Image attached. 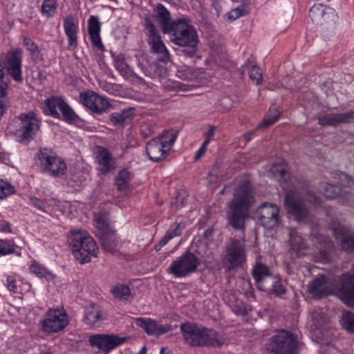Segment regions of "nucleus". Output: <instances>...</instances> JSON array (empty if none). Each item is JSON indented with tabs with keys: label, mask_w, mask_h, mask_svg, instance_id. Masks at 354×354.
Masks as SVG:
<instances>
[{
	"label": "nucleus",
	"mask_w": 354,
	"mask_h": 354,
	"mask_svg": "<svg viewBox=\"0 0 354 354\" xmlns=\"http://www.w3.org/2000/svg\"><path fill=\"white\" fill-rule=\"evenodd\" d=\"M252 186L245 180L234 192L233 199L228 203L226 216L229 224L234 229L244 230L245 221L254 203Z\"/></svg>",
	"instance_id": "f257e3e1"
},
{
	"label": "nucleus",
	"mask_w": 354,
	"mask_h": 354,
	"mask_svg": "<svg viewBox=\"0 0 354 354\" xmlns=\"http://www.w3.org/2000/svg\"><path fill=\"white\" fill-rule=\"evenodd\" d=\"M180 331L185 342L192 346L220 347L229 342L216 331L193 323L182 324Z\"/></svg>",
	"instance_id": "f03ea898"
},
{
	"label": "nucleus",
	"mask_w": 354,
	"mask_h": 354,
	"mask_svg": "<svg viewBox=\"0 0 354 354\" xmlns=\"http://www.w3.org/2000/svg\"><path fill=\"white\" fill-rule=\"evenodd\" d=\"M285 206L297 221H305L309 214V204L318 205L319 198L313 193L306 189H290L285 196Z\"/></svg>",
	"instance_id": "7ed1b4c3"
},
{
	"label": "nucleus",
	"mask_w": 354,
	"mask_h": 354,
	"mask_svg": "<svg viewBox=\"0 0 354 354\" xmlns=\"http://www.w3.org/2000/svg\"><path fill=\"white\" fill-rule=\"evenodd\" d=\"M68 242L76 259L81 263H88L91 257H96L98 248L93 237L84 230H72Z\"/></svg>",
	"instance_id": "20e7f679"
},
{
	"label": "nucleus",
	"mask_w": 354,
	"mask_h": 354,
	"mask_svg": "<svg viewBox=\"0 0 354 354\" xmlns=\"http://www.w3.org/2000/svg\"><path fill=\"white\" fill-rule=\"evenodd\" d=\"M333 183H321L319 192L328 198H338L342 204L350 205V200L346 196V192L340 189L342 187H349L354 185V180L345 173L336 171L332 174Z\"/></svg>",
	"instance_id": "39448f33"
},
{
	"label": "nucleus",
	"mask_w": 354,
	"mask_h": 354,
	"mask_svg": "<svg viewBox=\"0 0 354 354\" xmlns=\"http://www.w3.org/2000/svg\"><path fill=\"white\" fill-rule=\"evenodd\" d=\"M177 135V131L167 130L149 141L146 146L149 158L153 162L166 158L176 141Z\"/></svg>",
	"instance_id": "423d86ee"
},
{
	"label": "nucleus",
	"mask_w": 354,
	"mask_h": 354,
	"mask_svg": "<svg viewBox=\"0 0 354 354\" xmlns=\"http://www.w3.org/2000/svg\"><path fill=\"white\" fill-rule=\"evenodd\" d=\"M166 33L170 34L171 41L179 46H193L198 44L195 28L184 18L172 21L171 28Z\"/></svg>",
	"instance_id": "0eeeda50"
},
{
	"label": "nucleus",
	"mask_w": 354,
	"mask_h": 354,
	"mask_svg": "<svg viewBox=\"0 0 354 354\" xmlns=\"http://www.w3.org/2000/svg\"><path fill=\"white\" fill-rule=\"evenodd\" d=\"M12 125L15 127L17 140L19 142H28L39 130V120L33 111H30L21 113L15 118Z\"/></svg>",
	"instance_id": "6e6552de"
},
{
	"label": "nucleus",
	"mask_w": 354,
	"mask_h": 354,
	"mask_svg": "<svg viewBox=\"0 0 354 354\" xmlns=\"http://www.w3.org/2000/svg\"><path fill=\"white\" fill-rule=\"evenodd\" d=\"M38 160L43 171L53 177H60L66 172V165L63 159L47 148L40 149Z\"/></svg>",
	"instance_id": "1a4fd4ad"
},
{
	"label": "nucleus",
	"mask_w": 354,
	"mask_h": 354,
	"mask_svg": "<svg viewBox=\"0 0 354 354\" xmlns=\"http://www.w3.org/2000/svg\"><path fill=\"white\" fill-rule=\"evenodd\" d=\"M296 346L294 335L281 330L272 337L266 350L268 354H295Z\"/></svg>",
	"instance_id": "9d476101"
},
{
	"label": "nucleus",
	"mask_w": 354,
	"mask_h": 354,
	"mask_svg": "<svg viewBox=\"0 0 354 354\" xmlns=\"http://www.w3.org/2000/svg\"><path fill=\"white\" fill-rule=\"evenodd\" d=\"M199 264L198 257L191 252H186L171 263L169 270L176 277H186L194 272Z\"/></svg>",
	"instance_id": "9b49d317"
},
{
	"label": "nucleus",
	"mask_w": 354,
	"mask_h": 354,
	"mask_svg": "<svg viewBox=\"0 0 354 354\" xmlns=\"http://www.w3.org/2000/svg\"><path fill=\"white\" fill-rule=\"evenodd\" d=\"M145 28L147 30L148 44L151 50L158 55V60L167 63L170 59V55L161 36L156 26L149 20L146 21Z\"/></svg>",
	"instance_id": "f8f14e48"
},
{
	"label": "nucleus",
	"mask_w": 354,
	"mask_h": 354,
	"mask_svg": "<svg viewBox=\"0 0 354 354\" xmlns=\"http://www.w3.org/2000/svg\"><path fill=\"white\" fill-rule=\"evenodd\" d=\"M246 260L245 245L239 240L232 239L227 247L223 262L229 270L241 266Z\"/></svg>",
	"instance_id": "ddd939ff"
},
{
	"label": "nucleus",
	"mask_w": 354,
	"mask_h": 354,
	"mask_svg": "<svg viewBox=\"0 0 354 354\" xmlns=\"http://www.w3.org/2000/svg\"><path fill=\"white\" fill-rule=\"evenodd\" d=\"M80 101L92 113L97 115L106 112L111 106L106 98L91 91L80 93Z\"/></svg>",
	"instance_id": "4468645a"
},
{
	"label": "nucleus",
	"mask_w": 354,
	"mask_h": 354,
	"mask_svg": "<svg viewBox=\"0 0 354 354\" xmlns=\"http://www.w3.org/2000/svg\"><path fill=\"white\" fill-rule=\"evenodd\" d=\"M67 324V317L62 309H50L42 320V329L47 333L58 332Z\"/></svg>",
	"instance_id": "2eb2a0df"
},
{
	"label": "nucleus",
	"mask_w": 354,
	"mask_h": 354,
	"mask_svg": "<svg viewBox=\"0 0 354 354\" xmlns=\"http://www.w3.org/2000/svg\"><path fill=\"white\" fill-rule=\"evenodd\" d=\"M126 338L115 334H95L89 337V343L93 347L108 353L122 344Z\"/></svg>",
	"instance_id": "dca6fc26"
},
{
	"label": "nucleus",
	"mask_w": 354,
	"mask_h": 354,
	"mask_svg": "<svg viewBox=\"0 0 354 354\" xmlns=\"http://www.w3.org/2000/svg\"><path fill=\"white\" fill-rule=\"evenodd\" d=\"M309 17L318 26L331 25L337 19L335 10L323 4L314 5L309 10Z\"/></svg>",
	"instance_id": "f3484780"
},
{
	"label": "nucleus",
	"mask_w": 354,
	"mask_h": 354,
	"mask_svg": "<svg viewBox=\"0 0 354 354\" xmlns=\"http://www.w3.org/2000/svg\"><path fill=\"white\" fill-rule=\"evenodd\" d=\"M333 235L344 250L354 251V235L349 228L339 221L330 223Z\"/></svg>",
	"instance_id": "a211bd4d"
},
{
	"label": "nucleus",
	"mask_w": 354,
	"mask_h": 354,
	"mask_svg": "<svg viewBox=\"0 0 354 354\" xmlns=\"http://www.w3.org/2000/svg\"><path fill=\"white\" fill-rule=\"evenodd\" d=\"M279 212L278 206L270 203L261 204L257 209L261 225L268 229H272L277 225L279 221Z\"/></svg>",
	"instance_id": "6ab92c4d"
},
{
	"label": "nucleus",
	"mask_w": 354,
	"mask_h": 354,
	"mask_svg": "<svg viewBox=\"0 0 354 354\" xmlns=\"http://www.w3.org/2000/svg\"><path fill=\"white\" fill-rule=\"evenodd\" d=\"M337 288L341 300L347 306L354 307V274H343Z\"/></svg>",
	"instance_id": "aec40b11"
},
{
	"label": "nucleus",
	"mask_w": 354,
	"mask_h": 354,
	"mask_svg": "<svg viewBox=\"0 0 354 354\" xmlns=\"http://www.w3.org/2000/svg\"><path fill=\"white\" fill-rule=\"evenodd\" d=\"M21 57L22 51L20 49L10 52L8 53L5 64L8 73L17 82H22L24 80L21 71Z\"/></svg>",
	"instance_id": "412c9836"
},
{
	"label": "nucleus",
	"mask_w": 354,
	"mask_h": 354,
	"mask_svg": "<svg viewBox=\"0 0 354 354\" xmlns=\"http://www.w3.org/2000/svg\"><path fill=\"white\" fill-rule=\"evenodd\" d=\"M136 324L142 328L148 335L159 337L171 330L169 325H162L151 318L138 317L136 319Z\"/></svg>",
	"instance_id": "4be33fe9"
},
{
	"label": "nucleus",
	"mask_w": 354,
	"mask_h": 354,
	"mask_svg": "<svg viewBox=\"0 0 354 354\" xmlns=\"http://www.w3.org/2000/svg\"><path fill=\"white\" fill-rule=\"evenodd\" d=\"M333 288L331 279L324 275H321L310 283L308 290L314 297L320 299L331 293Z\"/></svg>",
	"instance_id": "5701e85b"
},
{
	"label": "nucleus",
	"mask_w": 354,
	"mask_h": 354,
	"mask_svg": "<svg viewBox=\"0 0 354 354\" xmlns=\"http://www.w3.org/2000/svg\"><path fill=\"white\" fill-rule=\"evenodd\" d=\"M106 319V313L99 306L91 304L85 310L84 321L92 327H98Z\"/></svg>",
	"instance_id": "b1692460"
},
{
	"label": "nucleus",
	"mask_w": 354,
	"mask_h": 354,
	"mask_svg": "<svg viewBox=\"0 0 354 354\" xmlns=\"http://www.w3.org/2000/svg\"><path fill=\"white\" fill-rule=\"evenodd\" d=\"M354 120V111H349L342 113H331L318 118V123L322 126H337L342 123H347Z\"/></svg>",
	"instance_id": "393cba45"
},
{
	"label": "nucleus",
	"mask_w": 354,
	"mask_h": 354,
	"mask_svg": "<svg viewBox=\"0 0 354 354\" xmlns=\"http://www.w3.org/2000/svg\"><path fill=\"white\" fill-rule=\"evenodd\" d=\"M97 169L102 174H108L113 171L115 168V162L111 153L104 148H100L96 156Z\"/></svg>",
	"instance_id": "a878e982"
},
{
	"label": "nucleus",
	"mask_w": 354,
	"mask_h": 354,
	"mask_svg": "<svg viewBox=\"0 0 354 354\" xmlns=\"http://www.w3.org/2000/svg\"><path fill=\"white\" fill-rule=\"evenodd\" d=\"M88 30L91 41L95 46L104 51V46L102 43L100 32V23L97 16H91L88 21Z\"/></svg>",
	"instance_id": "bb28decb"
},
{
	"label": "nucleus",
	"mask_w": 354,
	"mask_h": 354,
	"mask_svg": "<svg viewBox=\"0 0 354 354\" xmlns=\"http://www.w3.org/2000/svg\"><path fill=\"white\" fill-rule=\"evenodd\" d=\"M99 237L101 239L102 245L105 250L114 252L119 249L120 242L113 231L100 235Z\"/></svg>",
	"instance_id": "cd10ccee"
},
{
	"label": "nucleus",
	"mask_w": 354,
	"mask_h": 354,
	"mask_svg": "<svg viewBox=\"0 0 354 354\" xmlns=\"http://www.w3.org/2000/svg\"><path fill=\"white\" fill-rule=\"evenodd\" d=\"M63 26L65 34L68 37V44L70 46L77 45L78 27L75 24L73 17L71 15L67 16L64 20Z\"/></svg>",
	"instance_id": "c85d7f7f"
},
{
	"label": "nucleus",
	"mask_w": 354,
	"mask_h": 354,
	"mask_svg": "<svg viewBox=\"0 0 354 354\" xmlns=\"http://www.w3.org/2000/svg\"><path fill=\"white\" fill-rule=\"evenodd\" d=\"M272 178L277 180L286 181L289 178L288 167L283 160L274 162L270 169Z\"/></svg>",
	"instance_id": "c756f323"
},
{
	"label": "nucleus",
	"mask_w": 354,
	"mask_h": 354,
	"mask_svg": "<svg viewBox=\"0 0 354 354\" xmlns=\"http://www.w3.org/2000/svg\"><path fill=\"white\" fill-rule=\"evenodd\" d=\"M289 235L291 250L296 253L297 256H300V253L307 247L304 238L295 229H290Z\"/></svg>",
	"instance_id": "7c9ffc66"
},
{
	"label": "nucleus",
	"mask_w": 354,
	"mask_h": 354,
	"mask_svg": "<svg viewBox=\"0 0 354 354\" xmlns=\"http://www.w3.org/2000/svg\"><path fill=\"white\" fill-rule=\"evenodd\" d=\"M156 16L163 32H169V30L171 28L172 22L171 21L169 12L163 5L158 4L156 7Z\"/></svg>",
	"instance_id": "2f4dec72"
},
{
	"label": "nucleus",
	"mask_w": 354,
	"mask_h": 354,
	"mask_svg": "<svg viewBox=\"0 0 354 354\" xmlns=\"http://www.w3.org/2000/svg\"><path fill=\"white\" fill-rule=\"evenodd\" d=\"M94 222L97 230V235L98 236L112 231L109 226V216L107 213L100 212L95 214L94 216Z\"/></svg>",
	"instance_id": "473e14b6"
},
{
	"label": "nucleus",
	"mask_w": 354,
	"mask_h": 354,
	"mask_svg": "<svg viewBox=\"0 0 354 354\" xmlns=\"http://www.w3.org/2000/svg\"><path fill=\"white\" fill-rule=\"evenodd\" d=\"M64 102L65 101L63 99L57 97L46 99L44 102L45 108L44 111L45 113L48 114L55 118H59V114L57 112V109H60V107H62Z\"/></svg>",
	"instance_id": "72a5a7b5"
},
{
	"label": "nucleus",
	"mask_w": 354,
	"mask_h": 354,
	"mask_svg": "<svg viewBox=\"0 0 354 354\" xmlns=\"http://www.w3.org/2000/svg\"><path fill=\"white\" fill-rule=\"evenodd\" d=\"M271 274L269 268L264 264L257 262L252 270V276L258 283V288L261 290L264 288L261 286V283L265 278Z\"/></svg>",
	"instance_id": "f704fd0d"
},
{
	"label": "nucleus",
	"mask_w": 354,
	"mask_h": 354,
	"mask_svg": "<svg viewBox=\"0 0 354 354\" xmlns=\"http://www.w3.org/2000/svg\"><path fill=\"white\" fill-rule=\"evenodd\" d=\"M133 108L124 109L120 113H112L110 120L114 125L122 126L133 118Z\"/></svg>",
	"instance_id": "c9c22d12"
},
{
	"label": "nucleus",
	"mask_w": 354,
	"mask_h": 354,
	"mask_svg": "<svg viewBox=\"0 0 354 354\" xmlns=\"http://www.w3.org/2000/svg\"><path fill=\"white\" fill-rule=\"evenodd\" d=\"M250 12V8L248 1L246 2H242L241 5L229 11L227 13V17L230 21H234L241 17L249 14Z\"/></svg>",
	"instance_id": "e433bc0d"
},
{
	"label": "nucleus",
	"mask_w": 354,
	"mask_h": 354,
	"mask_svg": "<svg viewBox=\"0 0 354 354\" xmlns=\"http://www.w3.org/2000/svg\"><path fill=\"white\" fill-rule=\"evenodd\" d=\"M113 297L120 300H129L132 298L130 288L124 284H118L111 290Z\"/></svg>",
	"instance_id": "4c0bfd02"
},
{
	"label": "nucleus",
	"mask_w": 354,
	"mask_h": 354,
	"mask_svg": "<svg viewBox=\"0 0 354 354\" xmlns=\"http://www.w3.org/2000/svg\"><path fill=\"white\" fill-rule=\"evenodd\" d=\"M321 249L319 250L318 259L322 263H326L330 260V253L333 248L332 242L327 239H324L320 243Z\"/></svg>",
	"instance_id": "58836bf2"
},
{
	"label": "nucleus",
	"mask_w": 354,
	"mask_h": 354,
	"mask_svg": "<svg viewBox=\"0 0 354 354\" xmlns=\"http://www.w3.org/2000/svg\"><path fill=\"white\" fill-rule=\"evenodd\" d=\"M279 115L280 112L278 110V107L275 105L272 106L270 108L268 113L264 118L262 123L259 125V127H267L273 124L274 122H277V120L279 118Z\"/></svg>",
	"instance_id": "ea45409f"
},
{
	"label": "nucleus",
	"mask_w": 354,
	"mask_h": 354,
	"mask_svg": "<svg viewBox=\"0 0 354 354\" xmlns=\"http://www.w3.org/2000/svg\"><path fill=\"white\" fill-rule=\"evenodd\" d=\"M131 178V174L127 169L120 171L116 178L115 183L119 190L125 189Z\"/></svg>",
	"instance_id": "a19ab883"
},
{
	"label": "nucleus",
	"mask_w": 354,
	"mask_h": 354,
	"mask_svg": "<svg viewBox=\"0 0 354 354\" xmlns=\"http://www.w3.org/2000/svg\"><path fill=\"white\" fill-rule=\"evenodd\" d=\"M17 246L13 240L0 239V255L6 256L16 252Z\"/></svg>",
	"instance_id": "79ce46f5"
},
{
	"label": "nucleus",
	"mask_w": 354,
	"mask_h": 354,
	"mask_svg": "<svg viewBox=\"0 0 354 354\" xmlns=\"http://www.w3.org/2000/svg\"><path fill=\"white\" fill-rule=\"evenodd\" d=\"M249 71V75L250 79L254 81L256 84H260L262 82V73L261 70L257 67L254 64L248 61L245 66Z\"/></svg>",
	"instance_id": "37998d69"
},
{
	"label": "nucleus",
	"mask_w": 354,
	"mask_h": 354,
	"mask_svg": "<svg viewBox=\"0 0 354 354\" xmlns=\"http://www.w3.org/2000/svg\"><path fill=\"white\" fill-rule=\"evenodd\" d=\"M198 72L188 66H184L177 71V76L184 80H193L198 77Z\"/></svg>",
	"instance_id": "c03bdc74"
},
{
	"label": "nucleus",
	"mask_w": 354,
	"mask_h": 354,
	"mask_svg": "<svg viewBox=\"0 0 354 354\" xmlns=\"http://www.w3.org/2000/svg\"><path fill=\"white\" fill-rule=\"evenodd\" d=\"M114 66L120 73L122 76H126L129 73L130 68L126 63L124 57L122 55L114 56Z\"/></svg>",
	"instance_id": "a18cd8bd"
},
{
	"label": "nucleus",
	"mask_w": 354,
	"mask_h": 354,
	"mask_svg": "<svg viewBox=\"0 0 354 354\" xmlns=\"http://www.w3.org/2000/svg\"><path fill=\"white\" fill-rule=\"evenodd\" d=\"M340 322L346 330L354 333V314L349 311H344Z\"/></svg>",
	"instance_id": "49530a36"
},
{
	"label": "nucleus",
	"mask_w": 354,
	"mask_h": 354,
	"mask_svg": "<svg viewBox=\"0 0 354 354\" xmlns=\"http://www.w3.org/2000/svg\"><path fill=\"white\" fill-rule=\"evenodd\" d=\"M57 8V0H44L41 7L42 14L48 17H52L55 14Z\"/></svg>",
	"instance_id": "de8ad7c7"
},
{
	"label": "nucleus",
	"mask_w": 354,
	"mask_h": 354,
	"mask_svg": "<svg viewBox=\"0 0 354 354\" xmlns=\"http://www.w3.org/2000/svg\"><path fill=\"white\" fill-rule=\"evenodd\" d=\"M309 319L317 328H321L324 323V316L319 308L313 310L310 313Z\"/></svg>",
	"instance_id": "09e8293b"
},
{
	"label": "nucleus",
	"mask_w": 354,
	"mask_h": 354,
	"mask_svg": "<svg viewBox=\"0 0 354 354\" xmlns=\"http://www.w3.org/2000/svg\"><path fill=\"white\" fill-rule=\"evenodd\" d=\"M59 111L63 115L64 120L68 122H73L77 118V115L66 102L60 107Z\"/></svg>",
	"instance_id": "8fccbe9b"
},
{
	"label": "nucleus",
	"mask_w": 354,
	"mask_h": 354,
	"mask_svg": "<svg viewBox=\"0 0 354 354\" xmlns=\"http://www.w3.org/2000/svg\"><path fill=\"white\" fill-rule=\"evenodd\" d=\"M193 248H196L194 249V252L200 257H204L207 256L209 252L208 243L206 240H199L198 241Z\"/></svg>",
	"instance_id": "3c124183"
},
{
	"label": "nucleus",
	"mask_w": 354,
	"mask_h": 354,
	"mask_svg": "<svg viewBox=\"0 0 354 354\" xmlns=\"http://www.w3.org/2000/svg\"><path fill=\"white\" fill-rule=\"evenodd\" d=\"M30 272L38 277H46L49 274L46 268L33 261L30 267Z\"/></svg>",
	"instance_id": "603ef678"
},
{
	"label": "nucleus",
	"mask_w": 354,
	"mask_h": 354,
	"mask_svg": "<svg viewBox=\"0 0 354 354\" xmlns=\"http://www.w3.org/2000/svg\"><path fill=\"white\" fill-rule=\"evenodd\" d=\"M15 192L12 185L3 180H0V199H4Z\"/></svg>",
	"instance_id": "864d4df0"
},
{
	"label": "nucleus",
	"mask_w": 354,
	"mask_h": 354,
	"mask_svg": "<svg viewBox=\"0 0 354 354\" xmlns=\"http://www.w3.org/2000/svg\"><path fill=\"white\" fill-rule=\"evenodd\" d=\"M164 88L167 91H187L188 86L178 81L168 80L164 83Z\"/></svg>",
	"instance_id": "5fc2aeb1"
},
{
	"label": "nucleus",
	"mask_w": 354,
	"mask_h": 354,
	"mask_svg": "<svg viewBox=\"0 0 354 354\" xmlns=\"http://www.w3.org/2000/svg\"><path fill=\"white\" fill-rule=\"evenodd\" d=\"M6 286L8 290L12 293H18L19 287L16 279L12 276H8L6 278Z\"/></svg>",
	"instance_id": "6e6d98bb"
},
{
	"label": "nucleus",
	"mask_w": 354,
	"mask_h": 354,
	"mask_svg": "<svg viewBox=\"0 0 354 354\" xmlns=\"http://www.w3.org/2000/svg\"><path fill=\"white\" fill-rule=\"evenodd\" d=\"M2 71H0V98H4L7 95L8 82L6 81Z\"/></svg>",
	"instance_id": "4d7b16f0"
},
{
	"label": "nucleus",
	"mask_w": 354,
	"mask_h": 354,
	"mask_svg": "<svg viewBox=\"0 0 354 354\" xmlns=\"http://www.w3.org/2000/svg\"><path fill=\"white\" fill-rule=\"evenodd\" d=\"M197 46L198 45H194L193 46H186L185 47H189V48L182 50L180 51L181 55L185 56V57L193 58L194 57H195L196 54Z\"/></svg>",
	"instance_id": "13d9d810"
},
{
	"label": "nucleus",
	"mask_w": 354,
	"mask_h": 354,
	"mask_svg": "<svg viewBox=\"0 0 354 354\" xmlns=\"http://www.w3.org/2000/svg\"><path fill=\"white\" fill-rule=\"evenodd\" d=\"M29 199H30V204L32 206H34L35 207H36L37 209H38L40 211H42L44 212H46V208H45L46 207L45 205L43 203V201H41L40 199H39L38 198L35 197V196H30Z\"/></svg>",
	"instance_id": "bf43d9fd"
},
{
	"label": "nucleus",
	"mask_w": 354,
	"mask_h": 354,
	"mask_svg": "<svg viewBox=\"0 0 354 354\" xmlns=\"http://www.w3.org/2000/svg\"><path fill=\"white\" fill-rule=\"evenodd\" d=\"M184 228V225L181 223L175 224L167 232L172 236V238L180 235L182 230Z\"/></svg>",
	"instance_id": "052dcab7"
},
{
	"label": "nucleus",
	"mask_w": 354,
	"mask_h": 354,
	"mask_svg": "<svg viewBox=\"0 0 354 354\" xmlns=\"http://www.w3.org/2000/svg\"><path fill=\"white\" fill-rule=\"evenodd\" d=\"M0 232L12 233V230L10 224L6 221H0Z\"/></svg>",
	"instance_id": "680f3d73"
},
{
	"label": "nucleus",
	"mask_w": 354,
	"mask_h": 354,
	"mask_svg": "<svg viewBox=\"0 0 354 354\" xmlns=\"http://www.w3.org/2000/svg\"><path fill=\"white\" fill-rule=\"evenodd\" d=\"M24 44L26 46L27 50L30 51V53L31 51L36 50V49L38 48L37 45L35 44L33 41H32L30 39H25Z\"/></svg>",
	"instance_id": "e2e57ef3"
},
{
	"label": "nucleus",
	"mask_w": 354,
	"mask_h": 354,
	"mask_svg": "<svg viewBox=\"0 0 354 354\" xmlns=\"http://www.w3.org/2000/svg\"><path fill=\"white\" fill-rule=\"evenodd\" d=\"M273 291L277 294V295H281L282 293H284L285 292V288L283 286V285L280 283V282H277L276 281L274 284H273Z\"/></svg>",
	"instance_id": "0e129e2a"
},
{
	"label": "nucleus",
	"mask_w": 354,
	"mask_h": 354,
	"mask_svg": "<svg viewBox=\"0 0 354 354\" xmlns=\"http://www.w3.org/2000/svg\"><path fill=\"white\" fill-rule=\"evenodd\" d=\"M82 176L80 174H75L72 176V180L75 183H76V186L81 187L84 185V182L86 180V179H80Z\"/></svg>",
	"instance_id": "69168bd1"
},
{
	"label": "nucleus",
	"mask_w": 354,
	"mask_h": 354,
	"mask_svg": "<svg viewBox=\"0 0 354 354\" xmlns=\"http://www.w3.org/2000/svg\"><path fill=\"white\" fill-rule=\"evenodd\" d=\"M215 134V128L212 126L209 127L208 131L205 133V140H208V142L213 139Z\"/></svg>",
	"instance_id": "338daca9"
},
{
	"label": "nucleus",
	"mask_w": 354,
	"mask_h": 354,
	"mask_svg": "<svg viewBox=\"0 0 354 354\" xmlns=\"http://www.w3.org/2000/svg\"><path fill=\"white\" fill-rule=\"evenodd\" d=\"M31 56L34 59L37 60H41L43 59L42 55L39 50L38 48L36 49V50L31 51Z\"/></svg>",
	"instance_id": "774afa93"
}]
</instances>
